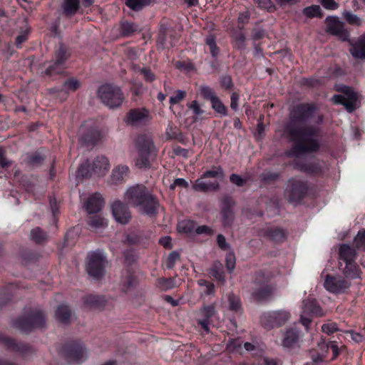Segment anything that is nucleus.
<instances>
[{
  "label": "nucleus",
  "mask_w": 365,
  "mask_h": 365,
  "mask_svg": "<svg viewBox=\"0 0 365 365\" xmlns=\"http://www.w3.org/2000/svg\"><path fill=\"white\" fill-rule=\"evenodd\" d=\"M12 161L6 158L5 150H4V148L0 147V166L2 168H7L10 167Z\"/></svg>",
  "instance_id": "58"
},
{
  "label": "nucleus",
  "mask_w": 365,
  "mask_h": 365,
  "mask_svg": "<svg viewBox=\"0 0 365 365\" xmlns=\"http://www.w3.org/2000/svg\"><path fill=\"white\" fill-rule=\"evenodd\" d=\"M357 253L354 248L348 244H342L339 249V259L340 262L344 263L354 262L356 258Z\"/></svg>",
  "instance_id": "26"
},
{
  "label": "nucleus",
  "mask_w": 365,
  "mask_h": 365,
  "mask_svg": "<svg viewBox=\"0 0 365 365\" xmlns=\"http://www.w3.org/2000/svg\"><path fill=\"white\" fill-rule=\"evenodd\" d=\"M317 110L313 103H300L293 108L285 131L295 144L285 152L287 157L297 158L319 150L318 138L321 135L324 115L317 113Z\"/></svg>",
  "instance_id": "1"
},
{
  "label": "nucleus",
  "mask_w": 365,
  "mask_h": 365,
  "mask_svg": "<svg viewBox=\"0 0 365 365\" xmlns=\"http://www.w3.org/2000/svg\"><path fill=\"white\" fill-rule=\"evenodd\" d=\"M343 17L349 24L352 25L359 26L361 24L360 19L350 11H344Z\"/></svg>",
  "instance_id": "51"
},
{
  "label": "nucleus",
  "mask_w": 365,
  "mask_h": 365,
  "mask_svg": "<svg viewBox=\"0 0 365 365\" xmlns=\"http://www.w3.org/2000/svg\"><path fill=\"white\" fill-rule=\"evenodd\" d=\"M138 31L139 27L135 23L125 21L120 24V34L123 36H130Z\"/></svg>",
  "instance_id": "35"
},
{
  "label": "nucleus",
  "mask_w": 365,
  "mask_h": 365,
  "mask_svg": "<svg viewBox=\"0 0 365 365\" xmlns=\"http://www.w3.org/2000/svg\"><path fill=\"white\" fill-rule=\"evenodd\" d=\"M102 138L101 132L97 128H86L83 125L80 128V137L78 142L81 146L93 147Z\"/></svg>",
  "instance_id": "17"
},
{
  "label": "nucleus",
  "mask_w": 365,
  "mask_h": 365,
  "mask_svg": "<svg viewBox=\"0 0 365 365\" xmlns=\"http://www.w3.org/2000/svg\"><path fill=\"white\" fill-rule=\"evenodd\" d=\"M187 108L192 111L195 115H202L205 111L200 108L199 103L197 101H192L187 104Z\"/></svg>",
  "instance_id": "55"
},
{
  "label": "nucleus",
  "mask_w": 365,
  "mask_h": 365,
  "mask_svg": "<svg viewBox=\"0 0 365 365\" xmlns=\"http://www.w3.org/2000/svg\"><path fill=\"white\" fill-rule=\"evenodd\" d=\"M210 274L217 281L224 283L225 282V274L223 271V266L219 262L216 261L213 263Z\"/></svg>",
  "instance_id": "33"
},
{
  "label": "nucleus",
  "mask_w": 365,
  "mask_h": 365,
  "mask_svg": "<svg viewBox=\"0 0 365 365\" xmlns=\"http://www.w3.org/2000/svg\"><path fill=\"white\" fill-rule=\"evenodd\" d=\"M350 45L349 51L354 58H365V35L359 36L356 41H350Z\"/></svg>",
  "instance_id": "25"
},
{
  "label": "nucleus",
  "mask_w": 365,
  "mask_h": 365,
  "mask_svg": "<svg viewBox=\"0 0 365 365\" xmlns=\"http://www.w3.org/2000/svg\"><path fill=\"white\" fill-rule=\"evenodd\" d=\"M80 0H64L63 13L68 16L74 15L79 9Z\"/></svg>",
  "instance_id": "34"
},
{
  "label": "nucleus",
  "mask_w": 365,
  "mask_h": 365,
  "mask_svg": "<svg viewBox=\"0 0 365 365\" xmlns=\"http://www.w3.org/2000/svg\"><path fill=\"white\" fill-rule=\"evenodd\" d=\"M81 86L80 81L75 78H70L63 83L60 88H53L50 89V93L56 94V97L63 101H65L69 92H74Z\"/></svg>",
  "instance_id": "20"
},
{
  "label": "nucleus",
  "mask_w": 365,
  "mask_h": 365,
  "mask_svg": "<svg viewBox=\"0 0 365 365\" xmlns=\"http://www.w3.org/2000/svg\"><path fill=\"white\" fill-rule=\"evenodd\" d=\"M205 41L210 48V51L212 56L216 58L220 53V49L217 46L215 36L212 34H210L206 36Z\"/></svg>",
  "instance_id": "37"
},
{
  "label": "nucleus",
  "mask_w": 365,
  "mask_h": 365,
  "mask_svg": "<svg viewBox=\"0 0 365 365\" xmlns=\"http://www.w3.org/2000/svg\"><path fill=\"white\" fill-rule=\"evenodd\" d=\"M229 309L234 312H240L241 309V302L240 298L234 294L228 295Z\"/></svg>",
  "instance_id": "43"
},
{
  "label": "nucleus",
  "mask_w": 365,
  "mask_h": 365,
  "mask_svg": "<svg viewBox=\"0 0 365 365\" xmlns=\"http://www.w3.org/2000/svg\"><path fill=\"white\" fill-rule=\"evenodd\" d=\"M223 177L224 172L220 166L214 167L212 170L205 171L202 175V178H223Z\"/></svg>",
  "instance_id": "42"
},
{
  "label": "nucleus",
  "mask_w": 365,
  "mask_h": 365,
  "mask_svg": "<svg viewBox=\"0 0 365 365\" xmlns=\"http://www.w3.org/2000/svg\"><path fill=\"white\" fill-rule=\"evenodd\" d=\"M235 200L230 196H225L221 200L222 223L224 227H230L235 220L233 207Z\"/></svg>",
  "instance_id": "18"
},
{
  "label": "nucleus",
  "mask_w": 365,
  "mask_h": 365,
  "mask_svg": "<svg viewBox=\"0 0 365 365\" xmlns=\"http://www.w3.org/2000/svg\"><path fill=\"white\" fill-rule=\"evenodd\" d=\"M129 173V168L126 165H120L115 168L110 176L111 181L114 184H118L124 181L125 178L128 177Z\"/></svg>",
  "instance_id": "30"
},
{
  "label": "nucleus",
  "mask_w": 365,
  "mask_h": 365,
  "mask_svg": "<svg viewBox=\"0 0 365 365\" xmlns=\"http://www.w3.org/2000/svg\"><path fill=\"white\" fill-rule=\"evenodd\" d=\"M354 243L356 248L365 250V230L358 232L354 237Z\"/></svg>",
  "instance_id": "47"
},
{
  "label": "nucleus",
  "mask_w": 365,
  "mask_h": 365,
  "mask_svg": "<svg viewBox=\"0 0 365 365\" xmlns=\"http://www.w3.org/2000/svg\"><path fill=\"white\" fill-rule=\"evenodd\" d=\"M45 324V316L41 311L34 312L26 317L13 322V326L22 332H29L34 329L41 328Z\"/></svg>",
  "instance_id": "6"
},
{
  "label": "nucleus",
  "mask_w": 365,
  "mask_h": 365,
  "mask_svg": "<svg viewBox=\"0 0 365 365\" xmlns=\"http://www.w3.org/2000/svg\"><path fill=\"white\" fill-rule=\"evenodd\" d=\"M303 14L307 17L313 18L321 16V8L319 6L313 5L311 6L306 7L303 10Z\"/></svg>",
  "instance_id": "46"
},
{
  "label": "nucleus",
  "mask_w": 365,
  "mask_h": 365,
  "mask_svg": "<svg viewBox=\"0 0 365 365\" xmlns=\"http://www.w3.org/2000/svg\"><path fill=\"white\" fill-rule=\"evenodd\" d=\"M104 205V200L99 193L91 195L85 204L86 211L89 214L96 213L101 210Z\"/></svg>",
  "instance_id": "24"
},
{
  "label": "nucleus",
  "mask_w": 365,
  "mask_h": 365,
  "mask_svg": "<svg viewBox=\"0 0 365 365\" xmlns=\"http://www.w3.org/2000/svg\"><path fill=\"white\" fill-rule=\"evenodd\" d=\"M325 312L318 304L314 299H306L302 302V311L300 315V323L305 327L306 330L309 329L313 317H323Z\"/></svg>",
  "instance_id": "7"
},
{
  "label": "nucleus",
  "mask_w": 365,
  "mask_h": 365,
  "mask_svg": "<svg viewBox=\"0 0 365 365\" xmlns=\"http://www.w3.org/2000/svg\"><path fill=\"white\" fill-rule=\"evenodd\" d=\"M336 90L343 95L333 96L331 101L334 104L343 105L349 113L354 112L359 107V95L351 87L339 84L336 86Z\"/></svg>",
  "instance_id": "3"
},
{
  "label": "nucleus",
  "mask_w": 365,
  "mask_h": 365,
  "mask_svg": "<svg viewBox=\"0 0 365 365\" xmlns=\"http://www.w3.org/2000/svg\"><path fill=\"white\" fill-rule=\"evenodd\" d=\"M234 46L239 50L245 48V36L241 32H237L233 36Z\"/></svg>",
  "instance_id": "44"
},
{
  "label": "nucleus",
  "mask_w": 365,
  "mask_h": 365,
  "mask_svg": "<svg viewBox=\"0 0 365 365\" xmlns=\"http://www.w3.org/2000/svg\"><path fill=\"white\" fill-rule=\"evenodd\" d=\"M199 91L203 98L205 100L210 101V102L217 97L215 91L208 86H201L199 88Z\"/></svg>",
  "instance_id": "40"
},
{
  "label": "nucleus",
  "mask_w": 365,
  "mask_h": 365,
  "mask_svg": "<svg viewBox=\"0 0 365 365\" xmlns=\"http://www.w3.org/2000/svg\"><path fill=\"white\" fill-rule=\"evenodd\" d=\"M70 54L68 53L66 48L63 44H60L55 51L54 61L48 66L46 73L50 76L62 73L66 68V62Z\"/></svg>",
  "instance_id": "14"
},
{
  "label": "nucleus",
  "mask_w": 365,
  "mask_h": 365,
  "mask_svg": "<svg viewBox=\"0 0 365 365\" xmlns=\"http://www.w3.org/2000/svg\"><path fill=\"white\" fill-rule=\"evenodd\" d=\"M98 93L103 103L110 108L119 107L124 100L120 88L111 84L101 86Z\"/></svg>",
  "instance_id": "5"
},
{
  "label": "nucleus",
  "mask_w": 365,
  "mask_h": 365,
  "mask_svg": "<svg viewBox=\"0 0 365 365\" xmlns=\"http://www.w3.org/2000/svg\"><path fill=\"white\" fill-rule=\"evenodd\" d=\"M351 286V282L340 275L327 274L325 277L324 287L327 291L333 294H342Z\"/></svg>",
  "instance_id": "16"
},
{
  "label": "nucleus",
  "mask_w": 365,
  "mask_h": 365,
  "mask_svg": "<svg viewBox=\"0 0 365 365\" xmlns=\"http://www.w3.org/2000/svg\"><path fill=\"white\" fill-rule=\"evenodd\" d=\"M148 114V111L145 109L130 110L127 114L126 123L130 125H137L144 121Z\"/></svg>",
  "instance_id": "27"
},
{
  "label": "nucleus",
  "mask_w": 365,
  "mask_h": 365,
  "mask_svg": "<svg viewBox=\"0 0 365 365\" xmlns=\"http://www.w3.org/2000/svg\"><path fill=\"white\" fill-rule=\"evenodd\" d=\"M254 284L255 288L252 296L256 301H266L272 297L274 287L269 284V277H266L264 273L257 274Z\"/></svg>",
  "instance_id": "9"
},
{
  "label": "nucleus",
  "mask_w": 365,
  "mask_h": 365,
  "mask_svg": "<svg viewBox=\"0 0 365 365\" xmlns=\"http://www.w3.org/2000/svg\"><path fill=\"white\" fill-rule=\"evenodd\" d=\"M290 314L285 310H277L264 313L260 317L262 326L267 330L279 327L289 319Z\"/></svg>",
  "instance_id": "11"
},
{
  "label": "nucleus",
  "mask_w": 365,
  "mask_h": 365,
  "mask_svg": "<svg viewBox=\"0 0 365 365\" xmlns=\"http://www.w3.org/2000/svg\"><path fill=\"white\" fill-rule=\"evenodd\" d=\"M111 210L115 220L122 225L128 224L131 219L129 207L119 200L112 203Z\"/></svg>",
  "instance_id": "19"
},
{
  "label": "nucleus",
  "mask_w": 365,
  "mask_h": 365,
  "mask_svg": "<svg viewBox=\"0 0 365 365\" xmlns=\"http://www.w3.org/2000/svg\"><path fill=\"white\" fill-rule=\"evenodd\" d=\"M63 356L68 364H79L86 359L87 351L83 344L73 342L65 346Z\"/></svg>",
  "instance_id": "13"
},
{
  "label": "nucleus",
  "mask_w": 365,
  "mask_h": 365,
  "mask_svg": "<svg viewBox=\"0 0 365 365\" xmlns=\"http://www.w3.org/2000/svg\"><path fill=\"white\" fill-rule=\"evenodd\" d=\"M31 240L36 243H41L46 240L47 235L40 227H37L31 231Z\"/></svg>",
  "instance_id": "39"
},
{
  "label": "nucleus",
  "mask_w": 365,
  "mask_h": 365,
  "mask_svg": "<svg viewBox=\"0 0 365 365\" xmlns=\"http://www.w3.org/2000/svg\"><path fill=\"white\" fill-rule=\"evenodd\" d=\"M239 100H240V95L237 92H233L231 94L230 98V108L235 110L237 111L239 108Z\"/></svg>",
  "instance_id": "60"
},
{
  "label": "nucleus",
  "mask_w": 365,
  "mask_h": 365,
  "mask_svg": "<svg viewBox=\"0 0 365 365\" xmlns=\"http://www.w3.org/2000/svg\"><path fill=\"white\" fill-rule=\"evenodd\" d=\"M302 334L294 327L287 329L282 334V346L284 348L292 349L299 346Z\"/></svg>",
  "instance_id": "21"
},
{
  "label": "nucleus",
  "mask_w": 365,
  "mask_h": 365,
  "mask_svg": "<svg viewBox=\"0 0 365 365\" xmlns=\"http://www.w3.org/2000/svg\"><path fill=\"white\" fill-rule=\"evenodd\" d=\"M242 346V341L239 339H232L227 344V349L232 352L238 351Z\"/></svg>",
  "instance_id": "56"
},
{
  "label": "nucleus",
  "mask_w": 365,
  "mask_h": 365,
  "mask_svg": "<svg viewBox=\"0 0 365 365\" xmlns=\"http://www.w3.org/2000/svg\"><path fill=\"white\" fill-rule=\"evenodd\" d=\"M110 169L108 159L104 155L97 156L90 165L87 163L79 166L77 177L88 178L92 174L104 176Z\"/></svg>",
  "instance_id": "4"
},
{
  "label": "nucleus",
  "mask_w": 365,
  "mask_h": 365,
  "mask_svg": "<svg viewBox=\"0 0 365 365\" xmlns=\"http://www.w3.org/2000/svg\"><path fill=\"white\" fill-rule=\"evenodd\" d=\"M44 158L39 153L27 155L25 159L26 164L30 166H38L42 164Z\"/></svg>",
  "instance_id": "41"
},
{
  "label": "nucleus",
  "mask_w": 365,
  "mask_h": 365,
  "mask_svg": "<svg viewBox=\"0 0 365 365\" xmlns=\"http://www.w3.org/2000/svg\"><path fill=\"white\" fill-rule=\"evenodd\" d=\"M180 253L177 251L172 252L168 257L167 262H166V267L168 269H173L177 261L180 259Z\"/></svg>",
  "instance_id": "52"
},
{
  "label": "nucleus",
  "mask_w": 365,
  "mask_h": 365,
  "mask_svg": "<svg viewBox=\"0 0 365 365\" xmlns=\"http://www.w3.org/2000/svg\"><path fill=\"white\" fill-rule=\"evenodd\" d=\"M326 32L336 36L343 41H349V31L344 27V23L336 16H328L325 20Z\"/></svg>",
  "instance_id": "15"
},
{
  "label": "nucleus",
  "mask_w": 365,
  "mask_h": 365,
  "mask_svg": "<svg viewBox=\"0 0 365 365\" xmlns=\"http://www.w3.org/2000/svg\"><path fill=\"white\" fill-rule=\"evenodd\" d=\"M103 297L96 295H89L85 299L86 304L93 307H100L103 304Z\"/></svg>",
  "instance_id": "48"
},
{
  "label": "nucleus",
  "mask_w": 365,
  "mask_h": 365,
  "mask_svg": "<svg viewBox=\"0 0 365 365\" xmlns=\"http://www.w3.org/2000/svg\"><path fill=\"white\" fill-rule=\"evenodd\" d=\"M186 97V92L182 90H178L175 92V95L171 96L169 99V103L171 106L178 104Z\"/></svg>",
  "instance_id": "50"
},
{
  "label": "nucleus",
  "mask_w": 365,
  "mask_h": 365,
  "mask_svg": "<svg viewBox=\"0 0 365 365\" xmlns=\"http://www.w3.org/2000/svg\"><path fill=\"white\" fill-rule=\"evenodd\" d=\"M217 242L220 249L223 250H227L230 249V245L227 243L226 239L224 235L219 234L217 236Z\"/></svg>",
  "instance_id": "62"
},
{
  "label": "nucleus",
  "mask_w": 365,
  "mask_h": 365,
  "mask_svg": "<svg viewBox=\"0 0 365 365\" xmlns=\"http://www.w3.org/2000/svg\"><path fill=\"white\" fill-rule=\"evenodd\" d=\"M220 81L221 86L226 90H230L234 87V83L230 76H222L220 77Z\"/></svg>",
  "instance_id": "54"
},
{
  "label": "nucleus",
  "mask_w": 365,
  "mask_h": 365,
  "mask_svg": "<svg viewBox=\"0 0 365 365\" xmlns=\"http://www.w3.org/2000/svg\"><path fill=\"white\" fill-rule=\"evenodd\" d=\"M4 342L7 349L19 352L23 355H26L32 351L29 345L22 343L18 344L12 339H6Z\"/></svg>",
  "instance_id": "29"
},
{
  "label": "nucleus",
  "mask_w": 365,
  "mask_h": 365,
  "mask_svg": "<svg viewBox=\"0 0 365 365\" xmlns=\"http://www.w3.org/2000/svg\"><path fill=\"white\" fill-rule=\"evenodd\" d=\"M261 235L275 242H282L287 238V232L279 227H266L261 231Z\"/></svg>",
  "instance_id": "23"
},
{
  "label": "nucleus",
  "mask_w": 365,
  "mask_h": 365,
  "mask_svg": "<svg viewBox=\"0 0 365 365\" xmlns=\"http://www.w3.org/2000/svg\"><path fill=\"white\" fill-rule=\"evenodd\" d=\"M323 332L327 334H331L339 330L338 325L335 322L324 324L322 327Z\"/></svg>",
  "instance_id": "57"
},
{
  "label": "nucleus",
  "mask_w": 365,
  "mask_h": 365,
  "mask_svg": "<svg viewBox=\"0 0 365 365\" xmlns=\"http://www.w3.org/2000/svg\"><path fill=\"white\" fill-rule=\"evenodd\" d=\"M107 260L103 253L99 250L88 255L87 272L95 279H100L104 275Z\"/></svg>",
  "instance_id": "10"
},
{
  "label": "nucleus",
  "mask_w": 365,
  "mask_h": 365,
  "mask_svg": "<svg viewBox=\"0 0 365 365\" xmlns=\"http://www.w3.org/2000/svg\"><path fill=\"white\" fill-rule=\"evenodd\" d=\"M307 191V185L305 182L292 178L288 181L285 194L289 202L298 203L304 198Z\"/></svg>",
  "instance_id": "12"
},
{
  "label": "nucleus",
  "mask_w": 365,
  "mask_h": 365,
  "mask_svg": "<svg viewBox=\"0 0 365 365\" xmlns=\"http://www.w3.org/2000/svg\"><path fill=\"white\" fill-rule=\"evenodd\" d=\"M126 4L131 9L139 11L149 4V0H126Z\"/></svg>",
  "instance_id": "45"
},
{
  "label": "nucleus",
  "mask_w": 365,
  "mask_h": 365,
  "mask_svg": "<svg viewBox=\"0 0 365 365\" xmlns=\"http://www.w3.org/2000/svg\"><path fill=\"white\" fill-rule=\"evenodd\" d=\"M71 312L69 307L66 304H61L58 307L55 318L57 321L62 324H67L70 322Z\"/></svg>",
  "instance_id": "31"
},
{
  "label": "nucleus",
  "mask_w": 365,
  "mask_h": 365,
  "mask_svg": "<svg viewBox=\"0 0 365 365\" xmlns=\"http://www.w3.org/2000/svg\"><path fill=\"white\" fill-rule=\"evenodd\" d=\"M210 103L212 108L215 113L222 116L227 115V108L224 105L218 96L212 100Z\"/></svg>",
  "instance_id": "36"
},
{
  "label": "nucleus",
  "mask_w": 365,
  "mask_h": 365,
  "mask_svg": "<svg viewBox=\"0 0 365 365\" xmlns=\"http://www.w3.org/2000/svg\"><path fill=\"white\" fill-rule=\"evenodd\" d=\"M226 267L230 272H232L235 267V256L233 252H229L226 255Z\"/></svg>",
  "instance_id": "53"
},
{
  "label": "nucleus",
  "mask_w": 365,
  "mask_h": 365,
  "mask_svg": "<svg viewBox=\"0 0 365 365\" xmlns=\"http://www.w3.org/2000/svg\"><path fill=\"white\" fill-rule=\"evenodd\" d=\"M230 180L232 183L237 186H243L246 182V180L243 179L241 176L237 174H232L230 176Z\"/></svg>",
  "instance_id": "63"
},
{
  "label": "nucleus",
  "mask_w": 365,
  "mask_h": 365,
  "mask_svg": "<svg viewBox=\"0 0 365 365\" xmlns=\"http://www.w3.org/2000/svg\"><path fill=\"white\" fill-rule=\"evenodd\" d=\"M124 200L130 205L138 207L143 214L155 216L158 213L159 202L143 185L129 187L124 194Z\"/></svg>",
  "instance_id": "2"
},
{
  "label": "nucleus",
  "mask_w": 365,
  "mask_h": 365,
  "mask_svg": "<svg viewBox=\"0 0 365 365\" xmlns=\"http://www.w3.org/2000/svg\"><path fill=\"white\" fill-rule=\"evenodd\" d=\"M202 319H197V324L207 333L210 331L209 324L211 319L217 315V311L214 304H210L202 307L198 312Z\"/></svg>",
  "instance_id": "22"
},
{
  "label": "nucleus",
  "mask_w": 365,
  "mask_h": 365,
  "mask_svg": "<svg viewBox=\"0 0 365 365\" xmlns=\"http://www.w3.org/2000/svg\"><path fill=\"white\" fill-rule=\"evenodd\" d=\"M168 139H177L179 135H181V133L179 131L177 126L173 123H170L166 129L165 132Z\"/></svg>",
  "instance_id": "49"
},
{
  "label": "nucleus",
  "mask_w": 365,
  "mask_h": 365,
  "mask_svg": "<svg viewBox=\"0 0 365 365\" xmlns=\"http://www.w3.org/2000/svg\"><path fill=\"white\" fill-rule=\"evenodd\" d=\"M87 222L93 229L104 227L108 225L107 221L98 215L89 217L87 219Z\"/></svg>",
  "instance_id": "38"
},
{
  "label": "nucleus",
  "mask_w": 365,
  "mask_h": 365,
  "mask_svg": "<svg viewBox=\"0 0 365 365\" xmlns=\"http://www.w3.org/2000/svg\"><path fill=\"white\" fill-rule=\"evenodd\" d=\"M254 1L262 9L268 11L274 9V6L271 0H254Z\"/></svg>",
  "instance_id": "59"
},
{
  "label": "nucleus",
  "mask_w": 365,
  "mask_h": 365,
  "mask_svg": "<svg viewBox=\"0 0 365 365\" xmlns=\"http://www.w3.org/2000/svg\"><path fill=\"white\" fill-rule=\"evenodd\" d=\"M192 229V224L190 221H182L178 224V230L185 232H189Z\"/></svg>",
  "instance_id": "64"
},
{
  "label": "nucleus",
  "mask_w": 365,
  "mask_h": 365,
  "mask_svg": "<svg viewBox=\"0 0 365 365\" xmlns=\"http://www.w3.org/2000/svg\"><path fill=\"white\" fill-rule=\"evenodd\" d=\"M136 147L139 157L136 160V165L140 168H148L150 166L149 156L154 145L150 136L140 135L136 138Z\"/></svg>",
  "instance_id": "8"
},
{
  "label": "nucleus",
  "mask_w": 365,
  "mask_h": 365,
  "mask_svg": "<svg viewBox=\"0 0 365 365\" xmlns=\"http://www.w3.org/2000/svg\"><path fill=\"white\" fill-rule=\"evenodd\" d=\"M343 273L346 278L356 279L359 277V269L354 262L345 263L343 268Z\"/></svg>",
  "instance_id": "32"
},
{
  "label": "nucleus",
  "mask_w": 365,
  "mask_h": 365,
  "mask_svg": "<svg viewBox=\"0 0 365 365\" xmlns=\"http://www.w3.org/2000/svg\"><path fill=\"white\" fill-rule=\"evenodd\" d=\"M192 187L196 192H207L217 190L219 189V183L217 182H205L201 178L195 180Z\"/></svg>",
  "instance_id": "28"
},
{
  "label": "nucleus",
  "mask_w": 365,
  "mask_h": 365,
  "mask_svg": "<svg viewBox=\"0 0 365 365\" xmlns=\"http://www.w3.org/2000/svg\"><path fill=\"white\" fill-rule=\"evenodd\" d=\"M140 73L144 79L148 82H153L155 80V75L150 68H143L140 70Z\"/></svg>",
  "instance_id": "61"
}]
</instances>
